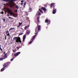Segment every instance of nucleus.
<instances>
[{
	"label": "nucleus",
	"mask_w": 78,
	"mask_h": 78,
	"mask_svg": "<svg viewBox=\"0 0 78 78\" xmlns=\"http://www.w3.org/2000/svg\"><path fill=\"white\" fill-rule=\"evenodd\" d=\"M41 29V26H40V25H38V26H37V27L36 28V29H35L36 33H35V35H34V36H33L32 39L31 40V41H30V42L29 43V44H31L32 43L33 41V40L35 38V37H36V34L37 33V31L38 32H39V31Z\"/></svg>",
	"instance_id": "obj_1"
},
{
	"label": "nucleus",
	"mask_w": 78,
	"mask_h": 78,
	"mask_svg": "<svg viewBox=\"0 0 78 78\" xmlns=\"http://www.w3.org/2000/svg\"><path fill=\"white\" fill-rule=\"evenodd\" d=\"M13 39L14 41H16V42L22 43V42L21 40V38L20 37H14Z\"/></svg>",
	"instance_id": "obj_2"
},
{
	"label": "nucleus",
	"mask_w": 78,
	"mask_h": 78,
	"mask_svg": "<svg viewBox=\"0 0 78 78\" xmlns=\"http://www.w3.org/2000/svg\"><path fill=\"white\" fill-rule=\"evenodd\" d=\"M6 9H7V11H8V13H9L10 14V16L14 15V13L12 12V10H10L9 8L7 9L6 8H4V9L5 10Z\"/></svg>",
	"instance_id": "obj_3"
},
{
	"label": "nucleus",
	"mask_w": 78,
	"mask_h": 78,
	"mask_svg": "<svg viewBox=\"0 0 78 78\" xmlns=\"http://www.w3.org/2000/svg\"><path fill=\"white\" fill-rule=\"evenodd\" d=\"M10 64V62H7V63H4V67H7Z\"/></svg>",
	"instance_id": "obj_4"
},
{
	"label": "nucleus",
	"mask_w": 78,
	"mask_h": 78,
	"mask_svg": "<svg viewBox=\"0 0 78 78\" xmlns=\"http://www.w3.org/2000/svg\"><path fill=\"white\" fill-rule=\"evenodd\" d=\"M2 58H0V61H2L3 60L5 59L6 58H6L5 56H3L1 57Z\"/></svg>",
	"instance_id": "obj_5"
},
{
	"label": "nucleus",
	"mask_w": 78,
	"mask_h": 78,
	"mask_svg": "<svg viewBox=\"0 0 78 78\" xmlns=\"http://www.w3.org/2000/svg\"><path fill=\"white\" fill-rule=\"evenodd\" d=\"M21 53V52H18L16 53V54H14V56L15 57H16L18 55H19V54Z\"/></svg>",
	"instance_id": "obj_6"
},
{
	"label": "nucleus",
	"mask_w": 78,
	"mask_h": 78,
	"mask_svg": "<svg viewBox=\"0 0 78 78\" xmlns=\"http://www.w3.org/2000/svg\"><path fill=\"white\" fill-rule=\"evenodd\" d=\"M41 10H42L43 11H44V12H46V10H47V9H46L45 8H44V7H42L41 8Z\"/></svg>",
	"instance_id": "obj_7"
},
{
	"label": "nucleus",
	"mask_w": 78,
	"mask_h": 78,
	"mask_svg": "<svg viewBox=\"0 0 78 78\" xmlns=\"http://www.w3.org/2000/svg\"><path fill=\"white\" fill-rule=\"evenodd\" d=\"M56 12V9H55V8H54L53 10V12L52 13L53 14H55Z\"/></svg>",
	"instance_id": "obj_8"
},
{
	"label": "nucleus",
	"mask_w": 78,
	"mask_h": 78,
	"mask_svg": "<svg viewBox=\"0 0 78 78\" xmlns=\"http://www.w3.org/2000/svg\"><path fill=\"white\" fill-rule=\"evenodd\" d=\"M26 35H25L23 36V41L24 42L25 41V39H26Z\"/></svg>",
	"instance_id": "obj_9"
},
{
	"label": "nucleus",
	"mask_w": 78,
	"mask_h": 78,
	"mask_svg": "<svg viewBox=\"0 0 78 78\" xmlns=\"http://www.w3.org/2000/svg\"><path fill=\"white\" fill-rule=\"evenodd\" d=\"M30 33V30H28L26 31V34H27V35H29Z\"/></svg>",
	"instance_id": "obj_10"
},
{
	"label": "nucleus",
	"mask_w": 78,
	"mask_h": 78,
	"mask_svg": "<svg viewBox=\"0 0 78 78\" xmlns=\"http://www.w3.org/2000/svg\"><path fill=\"white\" fill-rule=\"evenodd\" d=\"M41 15V13H40V12L39 11H37V12L36 15L37 16H39Z\"/></svg>",
	"instance_id": "obj_11"
},
{
	"label": "nucleus",
	"mask_w": 78,
	"mask_h": 78,
	"mask_svg": "<svg viewBox=\"0 0 78 78\" xmlns=\"http://www.w3.org/2000/svg\"><path fill=\"white\" fill-rule=\"evenodd\" d=\"M55 4L54 3H51L50 4L51 5V7H52V6Z\"/></svg>",
	"instance_id": "obj_12"
},
{
	"label": "nucleus",
	"mask_w": 78,
	"mask_h": 78,
	"mask_svg": "<svg viewBox=\"0 0 78 78\" xmlns=\"http://www.w3.org/2000/svg\"><path fill=\"white\" fill-rule=\"evenodd\" d=\"M5 67H4L3 68H2V69H1V72H2L3 71H4V70H5Z\"/></svg>",
	"instance_id": "obj_13"
},
{
	"label": "nucleus",
	"mask_w": 78,
	"mask_h": 78,
	"mask_svg": "<svg viewBox=\"0 0 78 78\" xmlns=\"http://www.w3.org/2000/svg\"><path fill=\"white\" fill-rule=\"evenodd\" d=\"M29 27V26H27L25 27L24 29L25 30H27L28 27Z\"/></svg>",
	"instance_id": "obj_14"
},
{
	"label": "nucleus",
	"mask_w": 78,
	"mask_h": 78,
	"mask_svg": "<svg viewBox=\"0 0 78 78\" xmlns=\"http://www.w3.org/2000/svg\"><path fill=\"white\" fill-rule=\"evenodd\" d=\"M8 54H5V55H4L3 56V55H2V56H4V57H6V58H7L8 57Z\"/></svg>",
	"instance_id": "obj_15"
},
{
	"label": "nucleus",
	"mask_w": 78,
	"mask_h": 78,
	"mask_svg": "<svg viewBox=\"0 0 78 78\" xmlns=\"http://www.w3.org/2000/svg\"><path fill=\"white\" fill-rule=\"evenodd\" d=\"M48 22H49L48 20L46 19V20H45V23H48Z\"/></svg>",
	"instance_id": "obj_16"
},
{
	"label": "nucleus",
	"mask_w": 78,
	"mask_h": 78,
	"mask_svg": "<svg viewBox=\"0 0 78 78\" xmlns=\"http://www.w3.org/2000/svg\"><path fill=\"white\" fill-rule=\"evenodd\" d=\"M39 16H38L37 17V22L39 23Z\"/></svg>",
	"instance_id": "obj_17"
},
{
	"label": "nucleus",
	"mask_w": 78,
	"mask_h": 78,
	"mask_svg": "<svg viewBox=\"0 0 78 78\" xmlns=\"http://www.w3.org/2000/svg\"><path fill=\"white\" fill-rule=\"evenodd\" d=\"M13 29H15V27H14V28H11L9 30L10 31L11 30H13Z\"/></svg>",
	"instance_id": "obj_18"
},
{
	"label": "nucleus",
	"mask_w": 78,
	"mask_h": 78,
	"mask_svg": "<svg viewBox=\"0 0 78 78\" xmlns=\"http://www.w3.org/2000/svg\"><path fill=\"white\" fill-rule=\"evenodd\" d=\"M0 50L1 51H3L2 50V48H1V45H0Z\"/></svg>",
	"instance_id": "obj_19"
},
{
	"label": "nucleus",
	"mask_w": 78,
	"mask_h": 78,
	"mask_svg": "<svg viewBox=\"0 0 78 78\" xmlns=\"http://www.w3.org/2000/svg\"><path fill=\"white\" fill-rule=\"evenodd\" d=\"M39 11H40V12L41 13L43 12V11L42 10H41L40 9H39Z\"/></svg>",
	"instance_id": "obj_20"
},
{
	"label": "nucleus",
	"mask_w": 78,
	"mask_h": 78,
	"mask_svg": "<svg viewBox=\"0 0 78 78\" xmlns=\"http://www.w3.org/2000/svg\"><path fill=\"white\" fill-rule=\"evenodd\" d=\"M16 9H19V7H18V6L17 5H16Z\"/></svg>",
	"instance_id": "obj_21"
},
{
	"label": "nucleus",
	"mask_w": 78,
	"mask_h": 78,
	"mask_svg": "<svg viewBox=\"0 0 78 78\" xmlns=\"http://www.w3.org/2000/svg\"><path fill=\"white\" fill-rule=\"evenodd\" d=\"M0 13L2 14H4V12L2 11L1 12H0Z\"/></svg>",
	"instance_id": "obj_22"
},
{
	"label": "nucleus",
	"mask_w": 78,
	"mask_h": 78,
	"mask_svg": "<svg viewBox=\"0 0 78 78\" xmlns=\"http://www.w3.org/2000/svg\"><path fill=\"white\" fill-rule=\"evenodd\" d=\"M9 32L8 31V30L7 31V32H6V34H9Z\"/></svg>",
	"instance_id": "obj_23"
},
{
	"label": "nucleus",
	"mask_w": 78,
	"mask_h": 78,
	"mask_svg": "<svg viewBox=\"0 0 78 78\" xmlns=\"http://www.w3.org/2000/svg\"><path fill=\"white\" fill-rule=\"evenodd\" d=\"M22 23H19V26H21V25H22Z\"/></svg>",
	"instance_id": "obj_24"
},
{
	"label": "nucleus",
	"mask_w": 78,
	"mask_h": 78,
	"mask_svg": "<svg viewBox=\"0 0 78 78\" xmlns=\"http://www.w3.org/2000/svg\"><path fill=\"white\" fill-rule=\"evenodd\" d=\"M11 0V2H14V1H16V0Z\"/></svg>",
	"instance_id": "obj_25"
},
{
	"label": "nucleus",
	"mask_w": 78,
	"mask_h": 78,
	"mask_svg": "<svg viewBox=\"0 0 78 78\" xmlns=\"http://www.w3.org/2000/svg\"><path fill=\"white\" fill-rule=\"evenodd\" d=\"M13 58H12V59H11L10 60L11 62H12V61H13Z\"/></svg>",
	"instance_id": "obj_26"
},
{
	"label": "nucleus",
	"mask_w": 78,
	"mask_h": 78,
	"mask_svg": "<svg viewBox=\"0 0 78 78\" xmlns=\"http://www.w3.org/2000/svg\"><path fill=\"white\" fill-rule=\"evenodd\" d=\"M4 39L5 40H6V36H5V38H4Z\"/></svg>",
	"instance_id": "obj_27"
},
{
	"label": "nucleus",
	"mask_w": 78,
	"mask_h": 78,
	"mask_svg": "<svg viewBox=\"0 0 78 78\" xmlns=\"http://www.w3.org/2000/svg\"><path fill=\"white\" fill-rule=\"evenodd\" d=\"M2 20H3V21H4V22H5V19H2Z\"/></svg>",
	"instance_id": "obj_28"
},
{
	"label": "nucleus",
	"mask_w": 78,
	"mask_h": 78,
	"mask_svg": "<svg viewBox=\"0 0 78 78\" xmlns=\"http://www.w3.org/2000/svg\"><path fill=\"white\" fill-rule=\"evenodd\" d=\"M17 10H14V12H17Z\"/></svg>",
	"instance_id": "obj_29"
},
{
	"label": "nucleus",
	"mask_w": 78,
	"mask_h": 78,
	"mask_svg": "<svg viewBox=\"0 0 78 78\" xmlns=\"http://www.w3.org/2000/svg\"><path fill=\"white\" fill-rule=\"evenodd\" d=\"M9 19H13V18H11V17H9Z\"/></svg>",
	"instance_id": "obj_30"
},
{
	"label": "nucleus",
	"mask_w": 78,
	"mask_h": 78,
	"mask_svg": "<svg viewBox=\"0 0 78 78\" xmlns=\"http://www.w3.org/2000/svg\"><path fill=\"white\" fill-rule=\"evenodd\" d=\"M16 48L18 49H19V48H21V47H16Z\"/></svg>",
	"instance_id": "obj_31"
},
{
	"label": "nucleus",
	"mask_w": 78,
	"mask_h": 78,
	"mask_svg": "<svg viewBox=\"0 0 78 78\" xmlns=\"http://www.w3.org/2000/svg\"><path fill=\"white\" fill-rule=\"evenodd\" d=\"M29 9L30 10H32V8H31V7H30V8H29Z\"/></svg>",
	"instance_id": "obj_32"
},
{
	"label": "nucleus",
	"mask_w": 78,
	"mask_h": 78,
	"mask_svg": "<svg viewBox=\"0 0 78 78\" xmlns=\"http://www.w3.org/2000/svg\"><path fill=\"white\" fill-rule=\"evenodd\" d=\"M22 34H23V33H21V34H19V35L20 36V35H22Z\"/></svg>",
	"instance_id": "obj_33"
},
{
	"label": "nucleus",
	"mask_w": 78,
	"mask_h": 78,
	"mask_svg": "<svg viewBox=\"0 0 78 78\" xmlns=\"http://www.w3.org/2000/svg\"><path fill=\"white\" fill-rule=\"evenodd\" d=\"M48 22L49 23V24L50 23V20Z\"/></svg>",
	"instance_id": "obj_34"
},
{
	"label": "nucleus",
	"mask_w": 78,
	"mask_h": 78,
	"mask_svg": "<svg viewBox=\"0 0 78 78\" xmlns=\"http://www.w3.org/2000/svg\"><path fill=\"white\" fill-rule=\"evenodd\" d=\"M26 4V3H24V6H25V5Z\"/></svg>",
	"instance_id": "obj_35"
},
{
	"label": "nucleus",
	"mask_w": 78,
	"mask_h": 78,
	"mask_svg": "<svg viewBox=\"0 0 78 78\" xmlns=\"http://www.w3.org/2000/svg\"><path fill=\"white\" fill-rule=\"evenodd\" d=\"M24 2V1H23V0H22V1H21V3H23V2Z\"/></svg>",
	"instance_id": "obj_36"
},
{
	"label": "nucleus",
	"mask_w": 78,
	"mask_h": 78,
	"mask_svg": "<svg viewBox=\"0 0 78 78\" xmlns=\"http://www.w3.org/2000/svg\"><path fill=\"white\" fill-rule=\"evenodd\" d=\"M7 36H9V33L8 34H7Z\"/></svg>",
	"instance_id": "obj_37"
},
{
	"label": "nucleus",
	"mask_w": 78,
	"mask_h": 78,
	"mask_svg": "<svg viewBox=\"0 0 78 78\" xmlns=\"http://www.w3.org/2000/svg\"><path fill=\"white\" fill-rule=\"evenodd\" d=\"M9 14H7V16H9Z\"/></svg>",
	"instance_id": "obj_38"
},
{
	"label": "nucleus",
	"mask_w": 78,
	"mask_h": 78,
	"mask_svg": "<svg viewBox=\"0 0 78 78\" xmlns=\"http://www.w3.org/2000/svg\"><path fill=\"white\" fill-rule=\"evenodd\" d=\"M3 0V1H4L5 2H7V0Z\"/></svg>",
	"instance_id": "obj_39"
},
{
	"label": "nucleus",
	"mask_w": 78,
	"mask_h": 78,
	"mask_svg": "<svg viewBox=\"0 0 78 78\" xmlns=\"http://www.w3.org/2000/svg\"><path fill=\"white\" fill-rule=\"evenodd\" d=\"M23 3H21V4H20V5H23Z\"/></svg>",
	"instance_id": "obj_40"
},
{
	"label": "nucleus",
	"mask_w": 78,
	"mask_h": 78,
	"mask_svg": "<svg viewBox=\"0 0 78 78\" xmlns=\"http://www.w3.org/2000/svg\"><path fill=\"white\" fill-rule=\"evenodd\" d=\"M13 52H15L16 51H14V50H13Z\"/></svg>",
	"instance_id": "obj_41"
},
{
	"label": "nucleus",
	"mask_w": 78,
	"mask_h": 78,
	"mask_svg": "<svg viewBox=\"0 0 78 78\" xmlns=\"http://www.w3.org/2000/svg\"><path fill=\"white\" fill-rule=\"evenodd\" d=\"M5 52H4V54H5Z\"/></svg>",
	"instance_id": "obj_42"
},
{
	"label": "nucleus",
	"mask_w": 78,
	"mask_h": 78,
	"mask_svg": "<svg viewBox=\"0 0 78 78\" xmlns=\"http://www.w3.org/2000/svg\"><path fill=\"white\" fill-rule=\"evenodd\" d=\"M44 6H46V7H47V6H46V5H44Z\"/></svg>",
	"instance_id": "obj_43"
},
{
	"label": "nucleus",
	"mask_w": 78,
	"mask_h": 78,
	"mask_svg": "<svg viewBox=\"0 0 78 78\" xmlns=\"http://www.w3.org/2000/svg\"><path fill=\"white\" fill-rule=\"evenodd\" d=\"M5 14H6V11H5Z\"/></svg>",
	"instance_id": "obj_44"
},
{
	"label": "nucleus",
	"mask_w": 78,
	"mask_h": 78,
	"mask_svg": "<svg viewBox=\"0 0 78 78\" xmlns=\"http://www.w3.org/2000/svg\"><path fill=\"white\" fill-rule=\"evenodd\" d=\"M26 12V13H27V12Z\"/></svg>",
	"instance_id": "obj_45"
},
{
	"label": "nucleus",
	"mask_w": 78,
	"mask_h": 78,
	"mask_svg": "<svg viewBox=\"0 0 78 78\" xmlns=\"http://www.w3.org/2000/svg\"><path fill=\"white\" fill-rule=\"evenodd\" d=\"M20 26H17V27L18 28V27H19Z\"/></svg>",
	"instance_id": "obj_46"
},
{
	"label": "nucleus",
	"mask_w": 78,
	"mask_h": 78,
	"mask_svg": "<svg viewBox=\"0 0 78 78\" xmlns=\"http://www.w3.org/2000/svg\"><path fill=\"white\" fill-rule=\"evenodd\" d=\"M1 29V27H0V29Z\"/></svg>",
	"instance_id": "obj_47"
},
{
	"label": "nucleus",
	"mask_w": 78,
	"mask_h": 78,
	"mask_svg": "<svg viewBox=\"0 0 78 78\" xmlns=\"http://www.w3.org/2000/svg\"><path fill=\"white\" fill-rule=\"evenodd\" d=\"M26 15H27H27H28V14H26Z\"/></svg>",
	"instance_id": "obj_48"
},
{
	"label": "nucleus",
	"mask_w": 78,
	"mask_h": 78,
	"mask_svg": "<svg viewBox=\"0 0 78 78\" xmlns=\"http://www.w3.org/2000/svg\"><path fill=\"white\" fill-rule=\"evenodd\" d=\"M0 9H1V7H0Z\"/></svg>",
	"instance_id": "obj_49"
},
{
	"label": "nucleus",
	"mask_w": 78,
	"mask_h": 78,
	"mask_svg": "<svg viewBox=\"0 0 78 78\" xmlns=\"http://www.w3.org/2000/svg\"><path fill=\"white\" fill-rule=\"evenodd\" d=\"M10 38H9V39Z\"/></svg>",
	"instance_id": "obj_50"
}]
</instances>
